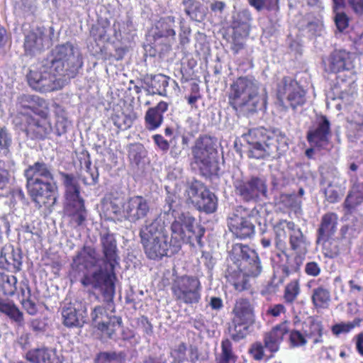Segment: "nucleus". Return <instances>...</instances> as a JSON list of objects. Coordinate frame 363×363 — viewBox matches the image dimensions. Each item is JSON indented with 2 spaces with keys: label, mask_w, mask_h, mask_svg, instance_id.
<instances>
[{
  "label": "nucleus",
  "mask_w": 363,
  "mask_h": 363,
  "mask_svg": "<svg viewBox=\"0 0 363 363\" xmlns=\"http://www.w3.org/2000/svg\"><path fill=\"white\" fill-rule=\"evenodd\" d=\"M192 163L206 178L218 177L220 168L217 140L207 134L200 135L191 147Z\"/></svg>",
  "instance_id": "nucleus-7"
},
{
  "label": "nucleus",
  "mask_w": 363,
  "mask_h": 363,
  "mask_svg": "<svg viewBox=\"0 0 363 363\" xmlns=\"http://www.w3.org/2000/svg\"><path fill=\"white\" fill-rule=\"evenodd\" d=\"M17 112L12 122L32 140H44L52 132L50 103L35 94H23L16 99Z\"/></svg>",
  "instance_id": "nucleus-3"
},
{
  "label": "nucleus",
  "mask_w": 363,
  "mask_h": 363,
  "mask_svg": "<svg viewBox=\"0 0 363 363\" xmlns=\"http://www.w3.org/2000/svg\"><path fill=\"white\" fill-rule=\"evenodd\" d=\"M91 320L96 328L103 335L111 339L116 335V330L122 324L121 317L108 316L106 309L101 306H96L91 312Z\"/></svg>",
  "instance_id": "nucleus-15"
},
{
  "label": "nucleus",
  "mask_w": 363,
  "mask_h": 363,
  "mask_svg": "<svg viewBox=\"0 0 363 363\" xmlns=\"http://www.w3.org/2000/svg\"><path fill=\"white\" fill-rule=\"evenodd\" d=\"M170 230L171 238L157 219L140 229L141 244L147 258L160 260L164 257H172L181 250L182 242L191 245L196 243L200 247H203L202 238L206 230L201 225L196 224V218L188 213L176 217Z\"/></svg>",
  "instance_id": "nucleus-1"
},
{
  "label": "nucleus",
  "mask_w": 363,
  "mask_h": 363,
  "mask_svg": "<svg viewBox=\"0 0 363 363\" xmlns=\"http://www.w3.org/2000/svg\"><path fill=\"white\" fill-rule=\"evenodd\" d=\"M64 213L69 218V224L71 226L74 228L82 226L85 224L88 216L84 199L65 203Z\"/></svg>",
  "instance_id": "nucleus-24"
},
{
  "label": "nucleus",
  "mask_w": 363,
  "mask_h": 363,
  "mask_svg": "<svg viewBox=\"0 0 363 363\" xmlns=\"http://www.w3.org/2000/svg\"><path fill=\"white\" fill-rule=\"evenodd\" d=\"M289 342L294 347L305 345L307 343V338L303 333L297 330H292L289 333Z\"/></svg>",
  "instance_id": "nucleus-55"
},
{
  "label": "nucleus",
  "mask_w": 363,
  "mask_h": 363,
  "mask_svg": "<svg viewBox=\"0 0 363 363\" xmlns=\"http://www.w3.org/2000/svg\"><path fill=\"white\" fill-rule=\"evenodd\" d=\"M117 359L118 355L115 352H101L97 354L95 363H108Z\"/></svg>",
  "instance_id": "nucleus-61"
},
{
  "label": "nucleus",
  "mask_w": 363,
  "mask_h": 363,
  "mask_svg": "<svg viewBox=\"0 0 363 363\" xmlns=\"http://www.w3.org/2000/svg\"><path fill=\"white\" fill-rule=\"evenodd\" d=\"M62 323L67 328H82L86 322V308L69 303L62 309Z\"/></svg>",
  "instance_id": "nucleus-22"
},
{
  "label": "nucleus",
  "mask_w": 363,
  "mask_h": 363,
  "mask_svg": "<svg viewBox=\"0 0 363 363\" xmlns=\"http://www.w3.org/2000/svg\"><path fill=\"white\" fill-rule=\"evenodd\" d=\"M233 187L235 194L245 202L267 197V184L263 177L252 176L249 179H238L233 182Z\"/></svg>",
  "instance_id": "nucleus-13"
},
{
  "label": "nucleus",
  "mask_w": 363,
  "mask_h": 363,
  "mask_svg": "<svg viewBox=\"0 0 363 363\" xmlns=\"http://www.w3.org/2000/svg\"><path fill=\"white\" fill-rule=\"evenodd\" d=\"M18 279L14 275L0 273V288L6 296H13L17 290Z\"/></svg>",
  "instance_id": "nucleus-41"
},
{
  "label": "nucleus",
  "mask_w": 363,
  "mask_h": 363,
  "mask_svg": "<svg viewBox=\"0 0 363 363\" xmlns=\"http://www.w3.org/2000/svg\"><path fill=\"white\" fill-rule=\"evenodd\" d=\"M301 284L298 279L291 280L286 284L283 293V299L286 304L293 305L301 294Z\"/></svg>",
  "instance_id": "nucleus-35"
},
{
  "label": "nucleus",
  "mask_w": 363,
  "mask_h": 363,
  "mask_svg": "<svg viewBox=\"0 0 363 363\" xmlns=\"http://www.w3.org/2000/svg\"><path fill=\"white\" fill-rule=\"evenodd\" d=\"M325 199L329 203H335L339 201L340 199L338 187L330 183L328 186L323 190Z\"/></svg>",
  "instance_id": "nucleus-54"
},
{
  "label": "nucleus",
  "mask_w": 363,
  "mask_h": 363,
  "mask_svg": "<svg viewBox=\"0 0 363 363\" xmlns=\"http://www.w3.org/2000/svg\"><path fill=\"white\" fill-rule=\"evenodd\" d=\"M104 263L108 265V269L99 268L91 274H86L80 282L84 287L91 286L99 290L105 298L112 299L115 294L116 267L119 264L117 240L113 233L109 231L100 235Z\"/></svg>",
  "instance_id": "nucleus-5"
},
{
  "label": "nucleus",
  "mask_w": 363,
  "mask_h": 363,
  "mask_svg": "<svg viewBox=\"0 0 363 363\" xmlns=\"http://www.w3.org/2000/svg\"><path fill=\"white\" fill-rule=\"evenodd\" d=\"M286 313V308L283 303H277L270 306L266 311L268 316L273 318L279 317L281 314Z\"/></svg>",
  "instance_id": "nucleus-59"
},
{
  "label": "nucleus",
  "mask_w": 363,
  "mask_h": 363,
  "mask_svg": "<svg viewBox=\"0 0 363 363\" xmlns=\"http://www.w3.org/2000/svg\"><path fill=\"white\" fill-rule=\"evenodd\" d=\"M264 344L257 341L252 343L249 348V354L255 361H261L264 357Z\"/></svg>",
  "instance_id": "nucleus-57"
},
{
  "label": "nucleus",
  "mask_w": 363,
  "mask_h": 363,
  "mask_svg": "<svg viewBox=\"0 0 363 363\" xmlns=\"http://www.w3.org/2000/svg\"><path fill=\"white\" fill-rule=\"evenodd\" d=\"M201 284L196 276L182 275L173 279L171 291L177 301L186 305L197 304L201 298Z\"/></svg>",
  "instance_id": "nucleus-10"
},
{
  "label": "nucleus",
  "mask_w": 363,
  "mask_h": 363,
  "mask_svg": "<svg viewBox=\"0 0 363 363\" xmlns=\"http://www.w3.org/2000/svg\"><path fill=\"white\" fill-rule=\"evenodd\" d=\"M232 314L233 328L230 336L233 340L239 341L245 337L249 327L255 323L254 305L247 298H239L235 301Z\"/></svg>",
  "instance_id": "nucleus-9"
},
{
  "label": "nucleus",
  "mask_w": 363,
  "mask_h": 363,
  "mask_svg": "<svg viewBox=\"0 0 363 363\" xmlns=\"http://www.w3.org/2000/svg\"><path fill=\"white\" fill-rule=\"evenodd\" d=\"M199 350L196 345L181 342L170 349L169 357L172 363H196L199 359Z\"/></svg>",
  "instance_id": "nucleus-21"
},
{
  "label": "nucleus",
  "mask_w": 363,
  "mask_h": 363,
  "mask_svg": "<svg viewBox=\"0 0 363 363\" xmlns=\"http://www.w3.org/2000/svg\"><path fill=\"white\" fill-rule=\"evenodd\" d=\"M217 197L208 189L202 193V196H200L194 204L199 211L206 213H214L217 209Z\"/></svg>",
  "instance_id": "nucleus-31"
},
{
  "label": "nucleus",
  "mask_w": 363,
  "mask_h": 363,
  "mask_svg": "<svg viewBox=\"0 0 363 363\" xmlns=\"http://www.w3.org/2000/svg\"><path fill=\"white\" fill-rule=\"evenodd\" d=\"M111 121L114 125L121 130L128 129L133 124L131 117L123 111H118L111 115Z\"/></svg>",
  "instance_id": "nucleus-46"
},
{
  "label": "nucleus",
  "mask_w": 363,
  "mask_h": 363,
  "mask_svg": "<svg viewBox=\"0 0 363 363\" xmlns=\"http://www.w3.org/2000/svg\"><path fill=\"white\" fill-rule=\"evenodd\" d=\"M20 303L28 314L35 315L38 313V306L32 297V294H28L27 298H21Z\"/></svg>",
  "instance_id": "nucleus-58"
},
{
  "label": "nucleus",
  "mask_w": 363,
  "mask_h": 363,
  "mask_svg": "<svg viewBox=\"0 0 363 363\" xmlns=\"http://www.w3.org/2000/svg\"><path fill=\"white\" fill-rule=\"evenodd\" d=\"M307 289H312L311 300L316 309L328 308L331 301L329 284L323 278L312 279L307 281Z\"/></svg>",
  "instance_id": "nucleus-16"
},
{
  "label": "nucleus",
  "mask_w": 363,
  "mask_h": 363,
  "mask_svg": "<svg viewBox=\"0 0 363 363\" xmlns=\"http://www.w3.org/2000/svg\"><path fill=\"white\" fill-rule=\"evenodd\" d=\"M150 211L147 201L142 196L130 197L125 201L126 220L132 223L145 218Z\"/></svg>",
  "instance_id": "nucleus-23"
},
{
  "label": "nucleus",
  "mask_w": 363,
  "mask_h": 363,
  "mask_svg": "<svg viewBox=\"0 0 363 363\" xmlns=\"http://www.w3.org/2000/svg\"><path fill=\"white\" fill-rule=\"evenodd\" d=\"M169 104L161 101L155 106L149 108L145 115V128L150 130L159 128L164 121V113L167 111Z\"/></svg>",
  "instance_id": "nucleus-28"
},
{
  "label": "nucleus",
  "mask_w": 363,
  "mask_h": 363,
  "mask_svg": "<svg viewBox=\"0 0 363 363\" xmlns=\"http://www.w3.org/2000/svg\"><path fill=\"white\" fill-rule=\"evenodd\" d=\"M108 210L118 220H126L125 202L122 203L118 199H113L111 201Z\"/></svg>",
  "instance_id": "nucleus-50"
},
{
  "label": "nucleus",
  "mask_w": 363,
  "mask_h": 363,
  "mask_svg": "<svg viewBox=\"0 0 363 363\" xmlns=\"http://www.w3.org/2000/svg\"><path fill=\"white\" fill-rule=\"evenodd\" d=\"M317 243H321L323 252L325 257L333 259L340 254V247L338 245V239L329 238L327 240H317Z\"/></svg>",
  "instance_id": "nucleus-42"
},
{
  "label": "nucleus",
  "mask_w": 363,
  "mask_h": 363,
  "mask_svg": "<svg viewBox=\"0 0 363 363\" xmlns=\"http://www.w3.org/2000/svg\"><path fill=\"white\" fill-rule=\"evenodd\" d=\"M277 98L281 106H289L294 110L306 103V91L297 80L290 76H284L277 84Z\"/></svg>",
  "instance_id": "nucleus-11"
},
{
  "label": "nucleus",
  "mask_w": 363,
  "mask_h": 363,
  "mask_svg": "<svg viewBox=\"0 0 363 363\" xmlns=\"http://www.w3.org/2000/svg\"><path fill=\"white\" fill-rule=\"evenodd\" d=\"M345 8V3L340 2V4L333 1V12L335 14L334 21L337 30L340 32L344 31L349 26L350 18L342 10Z\"/></svg>",
  "instance_id": "nucleus-36"
},
{
  "label": "nucleus",
  "mask_w": 363,
  "mask_h": 363,
  "mask_svg": "<svg viewBox=\"0 0 363 363\" xmlns=\"http://www.w3.org/2000/svg\"><path fill=\"white\" fill-rule=\"evenodd\" d=\"M289 321L288 320L282 321L274 326L271 330L264 333L263 336L264 347L272 354L279 350L284 337L289 332ZM272 357L273 354L271 355Z\"/></svg>",
  "instance_id": "nucleus-20"
},
{
  "label": "nucleus",
  "mask_w": 363,
  "mask_h": 363,
  "mask_svg": "<svg viewBox=\"0 0 363 363\" xmlns=\"http://www.w3.org/2000/svg\"><path fill=\"white\" fill-rule=\"evenodd\" d=\"M180 205V198L175 192L167 191V196L165 198L164 208L167 207V213L171 214L174 218V220H176V217L179 216L181 214L188 213L191 218H194L191 213L189 211L179 212L178 207Z\"/></svg>",
  "instance_id": "nucleus-39"
},
{
  "label": "nucleus",
  "mask_w": 363,
  "mask_h": 363,
  "mask_svg": "<svg viewBox=\"0 0 363 363\" xmlns=\"http://www.w3.org/2000/svg\"><path fill=\"white\" fill-rule=\"evenodd\" d=\"M39 40H40V38L38 33L33 30L26 35L23 48L26 55H33L34 53L35 50L38 48Z\"/></svg>",
  "instance_id": "nucleus-49"
},
{
  "label": "nucleus",
  "mask_w": 363,
  "mask_h": 363,
  "mask_svg": "<svg viewBox=\"0 0 363 363\" xmlns=\"http://www.w3.org/2000/svg\"><path fill=\"white\" fill-rule=\"evenodd\" d=\"M357 190L347 195L345 200V208L351 210L363 201V184L358 185Z\"/></svg>",
  "instance_id": "nucleus-48"
},
{
  "label": "nucleus",
  "mask_w": 363,
  "mask_h": 363,
  "mask_svg": "<svg viewBox=\"0 0 363 363\" xmlns=\"http://www.w3.org/2000/svg\"><path fill=\"white\" fill-rule=\"evenodd\" d=\"M330 133L329 120L325 116H321L307 132L306 139L311 146L323 148L329 143Z\"/></svg>",
  "instance_id": "nucleus-17"
},
{
  "label": "nucleus",
  "mask_w": 363,
  "mask_h": 363,
  "mask_svg": "<svg viewBox=\"0 0 363 363\" xmlns=\"http://www.w3.org/2000/svg\"><path fill=\"white\" fill-rule=\"evenodd\" d=\"M227 96L228 105L235 112L246 115L257 112L261 101L257 81L252 76H241L234 79Z\"/></svg>",
  "instance_id": "nucleus-6"
},
{
  "label": "nucleus",
  "mask_w": 363,
  "mask_h": 363,
  "mask_svg": "<svg viewBox=\"0 0 363 363\" xmlns=\"http://www.w3.org/2000/svg\"><path fill=\"white\" fill-rule=\"evenodd\" d=\"M251 211L243 206H237L228 218L229 230L241 240L250 238L255 233V225L250 220Z\"/></svg>",
  "instance_id": "nucleus-14"
},
{
  "label": "nucleus",
  "mask_w": 363,
  "mask_h": 363,
  "mask_svg": "<svg viewBox=\"0 0 363 363\" xmlns=\"http://www.w3.org/2000/svg\"><path fill=\"white\" fill-rule=\"evenodd\" d=\"M65 188V203L84 199L80 195V186L79 184L69 186Z\"/></svg>",
  "instance_id": "nucleus-53"
},
{
  "label": "nucleus",
  "mask_w": 363,
  "mask_h": 363,
  "mask_svg": "<svg viewBox=\"0 0 363 363\" xmlns=\"http://www.w3.org/2000/svg\"><path fill=\"white\" fill-rule=\"evenodd\" d=\"M152 140L155 145L162 152H167L169 149V143L160 134L152 135Z\"/></svg>",
  "instance_id": "nucleus-62"
},
{
  "label": "nucleus",
  "mask_w": 363,
  "mask_h": 363,
  "mask_svg": "<svg viewBox=\"0 0 363 363\" xmlns=\"http://www.w3.org/2000/svg\"><path fill=\"white\" fill-rule=\"evenodd\" d=\"M348 122L350 128L354 130L363 131V116L354 113L350 118H348Z\"/></svg>",
  "instance_id": "nucleus-60"
},
{
  "label": "nucleus",
  "mask_w": 363,
  "mask_h": 363,
  "mask_svg": "<svg viewBox=\"0 0 363 363\" xmlns=\"http://www.w3.org/2000/svg\"><path fill=\"white\" fill-rule=\"evenodd\" d=\"M361 321V319L355 318L352 322L337 323L332 326L331 331L336 336L342 333H347L355 327L359 326Z\"/></svg>",
  "instance_id": "nucleus-51"
},
{
  "label": "nucleus",
  "mask_w": 363,
  "mask_h": 363,
  "mask_svg": "<svg viewBox=\"0 0 363 363\" xmlns=\"http://www.w3.org/2000/svg\"><path fill=\"white\" fill-rule=\"evenodd\" d=\"M11 144V139L5 127L0 128V147L9 149Z\"/></svg>",
  "instance_id": "nucleus-64"
},
{
  "label": "nucleus",
  "mask_w": 363,
  "mask_h": 363,
  "mask_svg": "<svg viewBox=\"0 0 363 363\" xmlns=\"http://www.w3.org/2000/svg\"><path fill=\"white\" fill-rule=\"evenodd\" d=\"M21 253L11 245L3 247L0 255V268L16 273L21 269Z\"/></svg>",
  "instance_id": "nucleus-26"
},
{
  "label": "nucleus",
  "mask_w": 363,
  "mask_h": 363,
  "mask_svg": "<svg viewBox=\"0 0 363 363\" xmlns=\"http://www.w3.org/2000/svg\"><path fill=\"white\" fill-rule=\"evenodd\" d=\"M296 227L297 226L294 222L281 219L274 225L273 229L275 236L286 238L287 230L290 234Z\"/></svg>",
  "instance_id": "nucleus-47"
},
{
  "label": "nucleus",
  "mask_w": 363,
  "mask_h": 363,
  "mask_svg": "<svg viewBox=\"0 0 363 363\" xmlns=\"http://www.w3.org/2000/svg\"><path fill=\"white\" fill-rule=\"evenodd\" d=\"M207 189L208 188L202 182L194 179L186 190L188 199L194 205L199 197L202 196V193Z\"/></svg>",
  "instance_id": "nucleus-43"
},
{
  "label": "nucleus",
  "mask_w": 363,
  "mask_h": 363,
  "mask_svg": "<svg viewBox=\"0 0 363 363\" xmlns=\"http://www.w3.org/2000/svg\"><path fill=\"white\" fill-rule=\"evenodd\" d=\"M0 313L7 316L18 326L24 325V315L13 300L0 297Z\"/></svg>",
  "instance_id": "nucleus-29"
},
{
  "label": "nucleus",
  "mask_w": 363,
  "mask_h": 363,
  "mask_svg": "<svg viewBox=\"0 0 363 363\" xmlns=\"http://www.w3.org/2000/svg\"><path fill=\"white\" fill-rule=\"evenodd\" d=\"M145 157V150L143 145L130 144L128 149V157L131 164L138 165Z\"/></svg>",
  "instance_id": "nucleus-45"
},
{
  "label": "nucleus",
  "mask_w": 363,
  "mask_h": 363,
  "mask_svg": "<svg viewBox=\"0 0 363 363\" xmlns=\"http://www.w3.org/2000/svg\"><path fill=\"white\" fill-rule=\"evenodd\" d=\"M304 271L307 275L315 277L320 274L321 269L317 262L312 261L306 264Z\"/></svg>",
  "instance_id": "nucleus-63"
},
{
  "label": "nucleus",
  "mask_w": 363,
  "mask_h": 363,
  "mask_svg": "<svg viewBox=\"0 0 363 363\" xmlns=\"http://www.w3.org/2000/svg\"><path fill=\"white\" fill-rule=\"evenodd\" d=\"M147 79H150L148 83L149 88L152 94L160 96H166L167 87L169 85V77L162 74L147 75Z\"/></svg>",
  "instance_id": "nucleus-33"
},
{
  "label": "nucleus",
  "mask_w": 363,
  "mask_h": 363,
  "mask_svg": "<svg viewBox=\"0 0 363 363\" xmlns=\"http://www.w3.org/2000/svg\"><path fill=\"white\" fill-rule=\"evenodd\" d=\"M110 23L108 20L98 21L94 24L90 30V34L94 40L97 42L108 41L109 37L108 31L109 30Z\"/></svg>",
  "instance_id": "nucleus-40"
},
{
  "label": "nucleus",
  "mask_w": 363,
  "mask_h": 363,
  "mask_svg": "<svg viewBox=\"0 0 363 363\" xmlns=\"http://www.w3.org/2000/svg\"><path fill=\"white\" fill-rule=\"evenodd\" d=\"M250 277H251L239 267L238 270L229 274L228 279L235 291L242 292L250 289Z\"/></svg>",
  "instance_id": "nucleus-32"
},
{
  "label": "nucleus",
  "mask_w": 363,
  "mask_h": 363,
  "mask_svg": "<svg viewBox=\"0 0 363 363\" xmlns=\"http://www.w3.org/2000/svg\"><path fill=\"white\" fill-rule=\"evenodd\" d=\"M28 195L35 206L50 209L57 200L58 188L51 167L43 160L36 161L24 170Z\"/></svg>",
  "instance_id": "nucleus-4"
},
{
  "label": "nucleus",
  "mask_w": 363,
  "mask_h": 363,
  "mask_svg": "<svg viewBox=\"0 0 363 363\" xmlns=\"http://www.w3.org/2000/svg\"><path fill=\"white\" fill-rule=\"evenodd\" d=\"M242 137L247 145V155L250 159H265L279 150V135L263 127L250 129Z\"/></svg>",
  "instance_id": "nucleus-8"
},
{
  "label": "nucleus",
  "mask_w": 363,
  "mask_h": 363,
  "mask_svg": "<svg viewBox=\"0 0 363 363\" xmlns=\"http://www.w3.org/2000/svg\"><path fill=\"white\" fill-rule=\"evenodd\" d=\"M327 65L333 73L349 70L353 67L352 54L345 50H335L329 55Z\"/></svg>",
  "instance_id": "nucleus-27"
},
{
  "label": "nucleus",
  "mask_w": 363,
  "mask_h": 363,
  "mask_svg": "<svg viewBox=\"0 0 363 363\" xmlns=\"http://www.w3.org/2000/svg\"><path fill=\"white\" fill-rule=\"evenodd\" d=\"M308 242L303 235L300 228L296 227L295 230L289 234V245L291 250L294 252L295 264H290L289 262L279 266L282 276L279 280V284H282L285 279L291 274L297 272L303 263L306 255L308 252Z\"/></svg>",
  "instance_id": "nucleus-12"
},
{
  "label": "nucleus",
  "mask_w": 363,
  "mask_h": 363,
  "mask_svg": "<svg viewBox=\"0 0 363 363\" xmlns=\"http://www.w3.org/2000/svg\"><path fill=\"white\" fill-rule=\"evenodd\" d=\"M238 356L233 349L232 342L228 339H223L220 343V352L216 356V363H236Z\"/></svg>",
  "instance_id": "nucleus-30"
},
{
  "label": "nucleus",
  "mask_w": 363,
  "mask_h": 363,
  "mask_svg": "<svg viewBox=\"0 0 363 363\" xmlns=\"http://www.w3.org/2000/svg\"><path fill=\"white\" fill-rule=\"evenodd\" d=\"M51 352L46 347L30 350L26 354V359L31 363H53Z\"/></svg>",
  "instance_id": "nucleus-38"
},
{
  "label": "nucleus",
  "mask_w": 363,
  "mask_h": 363,
  "mask_svg": "<svg viewBox=\"0 0 363 363\" xmlns=\"http://www.w3.org/2000/svg\"><path fill=\"white\" fill-rule=\"evenodd\" d=\"M98 263L97 252L94 247L91 246H84L81 252L73 257L72 263V270L80 274H83L82 277L88 272L91 267H95Z\"/></svg>",
  "instance_id": "nucleus-18"
},
{
  "label": "nucleus",
  "mask_w": 363,
  "mask_h": 363,
  "mask_svg": "<svg viewBox=\"0 0 363 363\" xmlns=\"http://www.w3.org/2000/svg\"><path fill=\"white\" fill-rule=\"evenodd\" d=\"M279 203L284 208L293 209L298 205L296 194H281L279 197Z\"/></svg>",
  "instance_id": "nucleus-56"
},
{
  "label": "nucleus",
  "mask_w": 363,
  "mask_h": 363,
  "mask_svg": "<svg viewBox=\"0 0 363 363\" xmlns=\"http://www.w3.org/2000/svg\"><path fill=\"white\" fill-rule=\"evenodd\" d=\"M82 65V57L74 55L73 45L67 42L56 46L49 67L40 71L30 70L27 74L28 83L39 92L56 91L62 88V78H74Z\"/></svg>",
  "instance_id": "nucleus-2"
},
{
  "label": "nucleus",
  "mask_w": 363,
  "mask_h": 363,
  "mask_svg": "<svg viewBox=\"0 0 363 363\" xmlns=\"http://www.w3.org/2000/svg\"><path fill=\"white\" fill-rule=\"evenodd\" d=\"M303 333L306 338L311 340L313 344L323 342V326L320 321L312 320L303 330Z\"/></svg>",
  "instance_id": "nucleus-37"
},
{
  "label": "nucleus",
  "mask_w": 363,
  "mask_h": 363,
  "mask_svg": "<svg viewBox=\"0 0 363 363\" xmlns=\"http://www.w3.org/2000/svg\"><path fill=\"white\" fill-rule=\"evenodd\" d=\"M80 164L82 165L84 164L86 172L90 175L91 177V182L88 183L86 182V180H84V184H95L98 182L99 179V172L96 167H94V169L91 167V161L90 159V156L89 154L84 156L83 158H81L79 160Z\"/></svg>",
  "instance_id": "nucleus-52"
},
{
  "label": "nucleus",
  "mask_w": 363,
  "mask_h": 363,
  "mask_svg": "<svg viewBox=\"0 0 363 363\" xmlns=\"http://www.w3.org/2000/svg\"><path fill=\"white\" fill-rule=\"evenodd\" d=\"M174 23V18L171 16L160 20L157 24V29L158 30L157 35L160 38L174 37L176 35L175 30L169 25V23Z\"/></svg>",
  "instance_id": "nucleus-44"
},
{
  "label": "nucleus",
  "mask_w": 363,
  "mask_h": 363,
  "mask_svg": "<svg viewBox=\"0 0 363 363\" xmlns=\"http://www.w3.org/2000/svg\"><path fill=\"white\" fill-rule=\"evenodd\" d=\"M339 218L335 212H327L321 218L316 231L317 240H327L335 236L337 230Z\"/></svg>",
  "instance_id": "nucleus-25"
},
{
  "label": "nucleus",
  "mask_w": 363,
  "mask_h": 363,
  "mask_svg": "<svg viewBox=\"0 0 363 363\" xmlns=\"http://www.w3.org/2000/svg\"><path fill=\"white\" fill-rule=\"evenodd\" d=\"M239 267L251 277H257L262 272L260 259L257 253L247 245H240Z\"/></svg>",
  "instance_id": "nucleus-19"
},
{
  "label": "nucleus",
  "mask_w": 363,
  "mask_h": 363,
  "mask_svg": "<svg viewBox=\"0 0 363 363\" xmlns=\"http://www.w3.org/2000/svg\"><path fill=\"white\" fill-rule=\"evenodd\" d=\"M247 36L248 32L244 28L240 26L233 28L230 49L234 55L238 54L245 48Z\"/></svg>",
  "instance_id": "nucleus-34"
}]
</instances>
